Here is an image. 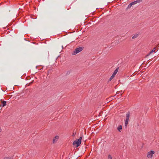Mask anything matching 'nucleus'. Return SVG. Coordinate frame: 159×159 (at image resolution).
I'll list each match as a JSON object with an SVG mask.
<instances>
[{
    "instance_id": "f257e3e1",
    "label": "nucleus",
    "mask_w": 159,
    "mask_h": 159,
    "mask_svg": "<svg viewBox=\"0 0 159 159\" xmlns=\"http://www.w3.org/2000/svg\"><path fill=\"white\" fill-rule=\"evenodd\" d=\"M82 139V137H80L78 139H77L73 142V145H75L76 147H78L81 144Z\"/></svg>"
},
{
    "instance_id": "f03ea898",
    "label": "nucleus",
    "mask_w": 159,
    "mask_h": 159,
    "mask_svg": "<svg viewBox=\"0 0 159 159\" xmlns=\"http://www.w3.org/2000/svg\"><path fill=\"white\" fill-rule=\"evenodd\" d=\"M83 49V48L82 47H80L76 48L75 50L73 52V55H75L79 52H80Z\"/></svg>"
},
{
    "instance_id": "7ed1b4c3",
    "label": "nucleus",
    "mask_w": 159,
    "mask_h": 159,
    "mask_svg": "<svg viewBox=\"0 0 159 159\" xmlns=\"http://www.w3.org/2000/svg\"><path fill=\"white\" fill-rule=\"evenodd\" d=\"M118 68H116L114 71L113 74L111 77L110 79V80H111L115 77L116 75L117 74L118 71Z\"/></svg>"
},
{
    "instance_id": "20e7f679",
    "label": "nucleus",
    "mask_w": 159,
    "mask_h": 159,
    "mask_svg": "<svg viewBox=\"0 0 159 159\" xmlns=\"http://www.w3.org/2000/svg\"><path fill=\"white\" fill-rule=\"evenodd\" d=\"M154 153V152L153 151H151L149 152L147 154V157L148 158H151L152 156Z\"/></svg>"
},
{
    "instance_id": "39448f33",
    "label": "nucleus",
    "mask_w": 159,
    "mask_h": 159,
    "mask_svg": "<svg viewBox=\"0 0 159 159\" xmlns=\"http://www.w3.org/2000/svg\"><path fill=\"white\" fill-rule=\"evenodd\" d=\"M59 138V137L58 135L56 136L54 138L53 140L52 143H56L57 141L58 140Z\"/></svg>"
},
{
    "instance_id": "423d86ee",
    "label": "nucleus",
    "mask_w": 159,
    "mask_h": 159,
    "mask_svg": "<svg viewBox=\"0 0 159 159\" xmlns=\"http://www.w3.org/2000/svg\"><path fill=\"white\" fill-rule=\"evenodd\" d=\"M141 1H142L141 0H137L136 1H134V2H132L131 3H132V5H135V4H137V3L140 2Z\"/></svg>"
},
{
    "instance_id": "0eeeda50",
    "label": "nucleus",
    "mask_w": 159,
    "mask_h": 159,
    "mask_svg": "<svg viewBox=\"0 0 159 159\" xmlns=\"http://www.w3.org/2000/svg\"><path fill=\"white\" fill-rule=\"evenodd\" d=\"M129 117H130V112H128L126 114V119H127V120H129Z\"/></svg>"
},
{
    "instance_id": "6e6552de",
    "label": "nucleus",
    "mask_w": 159,
    "mask_h": 159,
    "mask_svg": "<svg viewBox=\"0 0 159 159\" xmlns=\"http://www.w3.org/2000/svg\"><path fill=\"white\" fill-rule=\"evenodd\" d=\"M118 130L120 131L121 132V130L122 129V126L121 125H119L117 128Z\"/></svg>"
},
{
    "instance_id": "1a4fd4ad",
    "label": "nucleus",
    "mask_w": 159,
    "mask_h": 159,
    "mask_svg": "<svg viewBox=\"0 0 159 159\" xmlns=\"http://www.w3.org/2000/svg\"><path fill=\"white\" fill-rule=\"evenodd\" d=\"M7 102L6 101H3L2 102V106L4 107L6 105Z\"/></svg>"
},
{
    "instance_id": "9d476101",
    "label": "nucleus",
    "mask_w": 159,
    "mask_h": 159,
    "mask_svg": "<svg viewBox=\"0 0 159 159\" xmlns=\"http://www.w3.org/2000/svg\"><path fill=\"white\" fill-rule=\"evenodd\" d=\"M129 120H127V119H126L125 122V127H127V125L128 123Z\"/></svg>"
},
{
    "instance_id": "9b49d317",
    "label": "nucleus",
    "mask_w": 159,
    "mask_h": 159,
    "mask_svg": "<svg viewBox=\"0 0 159 159\" xmlns=\"http://www.w3.org/2000/svg\"><path fill=\"white\" fill-rule=\"evenodd\" d=\"M156 49L155 48H154L150 52V54L151 53L153 52H155Z\"/></svg>"
},
{
    "instance_id": "f8f14e48",
    "label": "nucleus",
    "mask_w": 159,
    "mask_h": 159,
    "mask_svg": "<svg viewBox=\"0 0 159 159\" xmlns=\"http://www.w3.org/2000/svg\"><path fill=\"white\" fill-rule=\"evenodd\" d=\"M132 5H132V3H130L128 5V8H130L131 7V6H132Z\"/></svg>"
},
{
    "instance_id": "ddd939ff",
    "label": "nucleus",
    "mask_w": 159,
    "mask_h": 159,
    "mask_svg": "<svg viewBox=\"0 0 159 159\" xmlns=\"http://www.w3.org/2000/svg\"><path fill=\"white\" fill-rule=\"evenodd\" d=\"M3 159H11V158L9 157H4Z\"/></svg>"
},
{
    "instance_id": "4468645a",
    "label": "nucleus",
    "mask_w": 159,
    "mask_h": 159,
    "mask_svg": "<svg viewBox=\"0 0 159 159\" xmlns=\"http://www.w3.org/2000/svg\"><path fill=\"white\" fill-rule=\"evenodd\" d=\"M108 159H112L111 156L110 154L108 155Z\"/></svg>"
},
{
    "instance_id": "2eb2a0df",
    "label": "nucleus",
    "mask_w": 159,
    "mask_h": 159,
    "mask_svg": "<svg viewBox=\"0 0 159 159\" xmlns=\"http://www.w3.org/2000/svg\"><path fill=\"white\" fill-rule=\"evenodd\" d=\"M136 37V36H134L133 37H132V38L133 39H134V38H135Z\"/></svg>"
}]
</instances>
